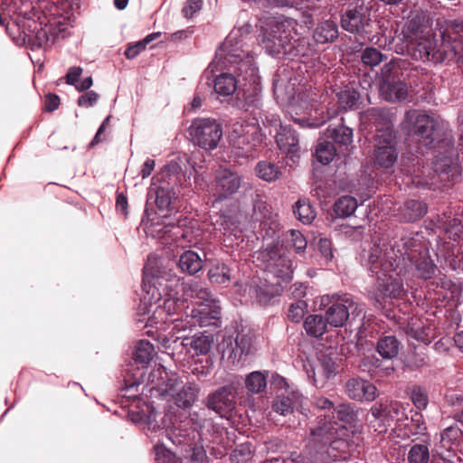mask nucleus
Here are the masks:
<instances>
[{
	"instance_id": "f257e3e1",
	"label": "nucleus",
	"mask_w": 463,
	"mask_h": 463,
	"mask_svg": "<svg viewBox=\"0 0 463 463\" xmlns=\"http://www.w3.org/2000/svg\"><path fill=\"white\" fill-rule=\"evenodd\" d=\"M338 421L324 420L311 431L310 445L316 450V463H331L348 457L349 444L346 440L348 430L344 424L356 420V414L350 405L341 403L334 408Z\"/></svg>"
},
{
	"instance_id": "f03ea898",
	"label": "nucleus",
	"mask_w": 463,
	"mask_h": 463,
	"mask_svg": "<svg viewBox=\"0 0 463 463\" xmlns=\"http://www.w3.org/2000/svg\"><path fill=\"white\" fill-rule=\"evenodd\" d=\"M149 381L154 383L151 390L161 396L172 397L175 404L182 409L191 407L197 400L200 388L194 383H183L176 374L168 376L164 367H158L150 373Z\"/></svg>"
},
{
	"instance_id": "7ed1b4c3",
	"label": "nucleus",
	"mask_w": 463,
	"mask_h": 463,
	"mask_svg": "<svg viewBox=\"0 0 463 463\" xmlns=\"http://www.w3.org/2000/svg\"><path fill=\"white\" fill-rule=\"evenodd\" d=\"M397 252L400 257L395 261L399 267L408 260L415 277L430 279L436 274L437 266L430 260L423 237L419 233L402 237L401 244H397Z\"/></svg>"
},
{
	"instance_id": "20e7f679",
	"label": "nucleus",
	"mask_w": 463,
	"mask_h": 463,
	"mask_svg": "<svg viewBox=\"0 0 463 463\" xmlns=\"http://www.w3.org/2000/svg\"><path fill=\"white\" fill-rule=\"evenodd\" d=\"M263 29L261 45L269 54L290 52L298 39V23L293 18L271 17Z\"/></svg>"
},
{
	"instance_id": "39448f33",
	"label": "nucleus",
	"mask_w": 463,
	"mask_h": 463,
	"mask_svg": "<svg viewBox=\"0 0 463 463\" xmlns=\"http://www.w3.org/2000/svg\"><path fill=\"white\" fill-rule=\"evenodd\" d=\"M365 119L383 128H377L375 136L373 156L374 161L381 167H392L398 159L397 142L392 129L389 127V118L385 111L377 108L368 109L364 115Z\"/></svg>"
},
{
	"instance_id": "423d86ee",
	"label": "nucleus",
	"mask_w": 463,
	"mask_h": 463,
	"mask_svg": "<svg viewBox=\"0 0 463 463\" xmlns=\"http://www.w3.org/2000/svg\"><path fill=\"white\" fill-rule=\"evenodd\" d=\"M143 290L145 294L142 297L140 310L144 313L156 315L158 313V322L167 323L168 319L180 316L185 307L184 300L176 297L175 294L166 293L162 297L159 289L155 285L147 284L144 281Z\"/></svg>"
},
{
	"instance_id": "0eeeda50",
	"label": "nucleus",
	"mask_w": 463,
	"mask_h": 463,
	"mask_svg": "<svg viewBox=\"0 0 463 463\" xmlns=\"http://www.w3.org/2000/svg\"><path fill=\"white\" fill-rule=\"evenodd\" d=\"M333 300L335 302L326 309L325 315L326 323L331 326L341 327L345 326L350 316L354 318L363 315V317H364L363 305L355 302L353 298L347 295H326L322 298V304L326 305Z\"/></svg>"
},
{
	"instance_id": "6e6552de",
	"label": "nucleus",
	"mask_w": 463,
	"mask_h": 463,
	"mask_svg": "<svg viewBox=\"0 0 463 463\" xmlns=\"http://www.w3.org/2000/svg\"><path fill=\"white\" fill-rule=\"evenodd\" d=\"M375 276L377 277L376 288L380 296L372 295L371 298L374 299L375 305L378 307H383L380 298L383 299H397L405 294L402 281L405 270L403 268L399 267V264L394 266L392 262H390L388 265L385 263L383 273Z\"/></svg>"
},
{
	"instance_id": "1a4fd4ad",
	"label": "nucleus",
	"mask_w": 463,
	"mask_h": 463,
	"mask_svg": "<svg viewBox=\"0 0 463 463\" xmlns=\"http://www.w3.org/2000/svg\"><path fill=\"white\" fill-rule=\"evenodd\" d=\"M234 37L230 35L226 38L221 47L224 53V60L227 63L234 66L238 75L250 84H256L259 80L258 68L255 65L254 59L240 47H233Z\"/></svg>"
},
{
	"instance_id": "9d476101",
	"label": "nucleus",
	"mask_w": 463,
	"mask_h": 463,
	"mask_svg": "<svg viewBox=\"0 0 463 463\" xmlns=\"http://www.w3.org/2000/svg\"><path fill=\"white\" fill-rule=\"evenodd\" d=\"M189 134L193 143L202 149L211 151L218 147L222 137V127L211 118H198L193 120Z\"/></svg>"
},
{
	"instance_id": "9b49d317",
	"label": "nucleus",
	"mask_w": 463,
	"mask_h": 463,
	"mask_svg": "<svg viewBox=\"0 0 463 463\" xmlns=\"http://www.w3.org/2000/svg\"><path fill=\"white\" fill-rule=\"evenodd\" d=\"M24 41L33 47L41 48L53 42L58 34L65 31L64 24L55 18L48 22L26 19L24 23Z\"/></svg>"
},
{
	"instance_id": "f8f14e48",
	"label": "nucleus",
	"mask_w": 463,
	"mask_h": 463,
	"mask_svg": "<svg viewBox=\"0 0 463 463\" xmlns=\"http://www.w3.org/2000/svg\"><path fill=\"white\" fill-rule=\"evenodd\" d=\"M405 123L412 126L414 133L423 138H431L434 134L448 129V123L438 115L411 109L405 113Z\"/></svg>"
},
{
	"instance_id": "ddd939ff",
	"label": "nucleus",
	"mask_w": 463,
	"mask_h": 463,
	"mask_svg": "<svg viewBox=\"0 0 463 463\" xmlns=\"http://www.w3.org/2000/svg\"><path fill=\"white\" fill-rule=\"evenodd\" d=\"M400 253L397 252V245L388 247L385 243L374 242L363 255L365 266L373 275L382 274L385 263L392 262L396 266Z\"/></svg>"
},
{
	"instance_id": "4468645a",
	"label": "nucleus",
	"mask_w": 463,
	"mask_h": 463,
	"mask_svg": "<svg viewBox=\"0 0 463 463\" xmlns=\"http://www.w3.org/2000/svg\"><path fill=\"white\" fill-rule=\"evenodd\" d=\"M230 138L233 146L249 152L262 142L263 135L259 125L254 122H236L232 126Z\"/></svg>"
},
{
	"instance_id": "2eb2a0df",
	"label": "nucleus",
	"mask_w": 463,
	"mask_h": 463,
	"mask_svg": "<svg viewBox=\"0 0 463 463\" xmlns=\"http://www.w3.org/2000/svg\"><path fill=\"white\" fill-rule=\"evenodd\" d=\"M371 414L382 429L379 432L386 431L388 426L394 421H402L406 419L405 407L396 401H385L375 403L371 408Z\"/></svg>"
},
{
	"instance_id": "dca6fc26",
	"label": "nucleus",
	"mask_w": 463,
	"mask_h": 463,
	"mask_svg": "<svg viewBox=\"0 0 463 463\" xmlns=\"http://www.w3.org/2000/svg\"><path fill=\"white\" fill-rule=\"evenodd\" d=\"M254 351L252 336L247 333H238L236 337L228 336L223 340L222 355L232 364L243 361Z\"/></svg>"
},
{
	"instance_id": "f3484780",
	"label": "nucleus",
	"mask_w": 463,
	"mask_h": 463,
	"mask_svg": "<svg viewBox=\"0 0 463 463\" xmlns=\"http://www.w3.org/2000/svg\"><path fill=\"white\" fill-rule=\"evenodd\" d=\"M335 353L333 350L321 352L318 354L316 366L307 370V375L313 380L314 384L323 388L328 379L334 377L337 373L335 363Z\"/></svg>"
},
{
	"instance_id": "a211bd4d",
	"label": "nucleus",
	"mask_w": 463,
	"mask_h": 463,
	"mask_svg": "<svg viewBox=\"0 0 463 463\" xmlns=\"http://www.w3.org/2000/svg\"><path fill=\"white\" fill-rule=\"evenodd\" d=\"M241 181L242 178L238 173L227 168L219 169L213 184V195L216 200L229 198L237 193L241 185Z\"/></svg>"
},
{
	"instance_id": "6ab92c4d",
	"label": "nucleus",
	"mask_w": 463,
	"mask_h": 463,
	"mask_svg": "<svg viewBox=\"0 0 463 463\" xmlns=\"http://www.w3.org/2000/svg\"><path fill=\"white\" fill-rule=\"evenodd\" d=\"M235 396L233 387L225 385L213 393L206 399V406L218 413L221 417L227 418L235 408Z\"/></svg>"
},
{
	"instance_id": "aec40b11",
	"label": "nucleus",
	"mask_w": 463,
	"mask_h": 463,
	"mask_svg": "<svg viewBox=\"0 0 463 463\" xmlns=\"http://www.w3.org/2000/svg\"><path fill=\"white\" fill-rule=\"evenodd\" d=\"M341 24L344 30L356 33L365 38L371 35V19L369 15L363 14L357 9L347 10L341 18Z\"/></svg>"
},
{
	"instance_id": "412c9836",
	"label": "nucleus",
	"mask_w": 463,
	"mask_h": 463,
	"mask_svg": "<svg viewBox=\"0 0 463 463\" xmlns=\"http://www.w3.org/2000/svg\"><path fill=\"white\" fill-rule=\"evenodd\" d=\"M220 313L221 307L216 301L196 302L189 313V317H191L192 323L195 326H207L216 325Z\"/></svg>"
},
{
	"instance_id": "4be33fe9",
	"label": "nucleus",
	"mask_w": 463,
	"mask_h": 463,
	"mask_svg": "<svg viewBox=\"0 0 463 463\" xmlns=\"http://www.w3.org/2000/svg\"><path fill=\"white\" fill-rule=\"evenodd\" d=\"M274 127H279L277 130L276 142L281 151L286 153L295 162V158L298 157V137L296 135L295 130L289 127H284L280 125L279 118H273L271 120Z\"/></svg>"
},
{
	"instance_id": "5701e85b",
	"label": "nucleus",
	"mask_w": 463,
	"mask_h": 463,
	"mask_svg": "<svg viewBox=\"0 0 463 463\" xmlns=\"http://www.w3.org/2000/svg\"><path fill=\"white\" fill-rule=\"evenodd\" d=\"M178 339H182L181 345L186 348L187 352L193 353L194 355L207 354L213 344V335L204 331L196 334L192 337H187L184 335H178Z\"/></svg>"
},
{
	"instance_id": "b1692460",
	"label": "nucleus",
	"mask_w": 463,
	"mask_h": 463,
	"mask_svg": "<svg viewBox=\"0 0 463 463\" xmlns=\"http://www.w3.org/2000/svg\"><path fill=\"white\" fill-rule=\"evenodd\" d=\"M347 395L357 401H373L376 397V387L365 380L350 379L346 385Z\"/></svg>"
},
{
	"instance_id": "393cba45",
	"label": "nucleus",
	"mask_w": 463,
	"mask_h": 463,
	"mask_svg": "<svg viewBox=\"0 0 463 463\" xmlns=\"http://www.w3.org/2000/svg\"><path fill=\"white\" fill-rule=\"evenodd\" d=\"M281 287L277 284H268L266 281H260L250 287V294L254 296L260 304L269 303L274 297L280 295Z\"/></svg>"
},
{
	"instance_id": "a878e982",
	"label": "nucleus",
	"mask_w": 463,
	"mask_h": 463,
	"mask_svg": "<svg viewBox=\"0 0 463 463\" xmlns=\"http://www.w3.org/2000/svg\"><path fill=\"white\" fill-rule=\"evenodd\" d=\"M338 37V27L332 20H325L319 23L313 32V39L316 43L325 44L335 42Z\"/></svg>"
},
{
	"instance_id": "bb28decb",
	"label": "nucleus",
	"mask_w": 463,
	"mask_h": 463,
	"mask_svg": "<svg viewBox=\"0 0 463 463\" xmlns=\"http://www.w3.org/2000/svg\"><path fill=\"white\" fill-rule=\"evenodd\" d=\"M384 99L391 102H401L407 99L408 87L402 80H392L381 85Z\"/></svg>"
},
{
	"instance_id": "cd10ccee",
	"label": "nucleus",
	"mask_w": 463,
	"mask_h": 463,
	"mask_svg": "<svg viewBox=\"0 0 463 463\" xmlns=\"http://www.w3.org/2000/svg\"><path fill=\"white\" fill-rule=\"evenodd\" d=\"M412 56L416 60L439 61L441 55L435 51V43L431 38L421 39L414 47Z\"/></svg>"
},
{
	"instance_id": "c85d7f7f",
	"label": "nucleus",
	"mask_w": 463,
	"mask_h": 463,
	"mask_svg": "<svg viewBox=\"0 0 463 463\" xmlns=\"http://www.w3.org/2000/svg\"><path fill=\"white\" fill-rule=\"evenodd\" d=\"M269 271L282 281L288 282L292 279L293 268L291 260L279 256L277 260H271L268 265Z\"/></svg>"
},
{
	"instance_id": "c756f323",
	"label": "nucleus",
	"mask_w": 463,
	"mask_h": 463,
	"mask_svg": "<svg viewBox=\"0 0 463 463\" xmlns=\"http://www.w3.org/2000/svg\"><path fill=\"white\" fill-rule=\"evenodd\" d=\"M326 135L335 142L341 151H349V146L353 142V129L344 125L334 128H327Z\"/></svg>"
},
{
	"instance_id": "7c9ffc66",
	"label": "nucleus",
	"mask_w": 463,
	"mask_h": 463,
	"mask_svg": "<svg viewBox=\"0 0 463 463\" xmlns=\"http://www.w3.org/2000/svg\"><path fill=\"white\" fill-rule=\"evenodd\" d=\"M301 395L298 392H292L289 395H279L272 404L274 411L280 415L291 413L300 403Z\"/></svg>"
},
{
	"instance_id": "2f4dec72",
	"label": "nucleus",
	"mask_w": 463,
	"mask_h": 463,
	"mask_svg": "<svg viewBox=\"0 0 463 463\" xmlns=\"http://www.w3.org/2000/svg\"><path fill=\"white\" fill-rule=\"evenodd\" d=\"M178 266L183 272L193 275L202 269L203 260L196 252L186 250L180 256Z\"/></svg>"
},
{
	"instance_id": "473e14b6",
	"label": "nucleus",
	"mask_w": 463,
	"mask_h": 463,
	"mask_svg": "<svg viewBox=\"0 0 463 463\" xmlns=\"http://www.w3.org/2000/svg\"><path fill=\"white\" fill-rule=\"evenodd\" d=\"M238 81L231 73H222L214 80V90L220 96H231L237 90Z\"/></svg>"
},
{
	"instance_id": "72a5a7b5",
	"label": "nucleus",
	"mask_w": 463,
	"mask_h": 463,
	"mask_svg": "<svg viewBox=\"0 0 463 463\" xmlns=\"http://www.w3.org/2000/svg\"><path fill=\"white\" fill-rule=\"evenodd\" d=\"M438 227L443 229L450 239L456 241L463 232V224L458 218H452L445 213L438 218Z\"/></svg>"
},
{
	"instance_id": "f704fd0d",
	"label": "nucleus",
	"mask_w": 463,
	"mask_h": 463,
	"mask_svg": "<svg viewBox=\"0 0 463 463\" xmlns=\"http://www.w3.org/2000/svg\"><path fill=\"white\" fill-rule=\"evenodd\" d=\"M181 286L184 294L187 297L197 299V302L208 303L210 301H215L211 292L198 282L183 283Z\"/></svg>"
},
{
	"instance_id": "c9c22d12",
	"label": "nucleus",
	"mask_w": 463,
	"mask_h": 463,
	"mask_svg": "<svg viewBox=\"0 0 463 463\" xmlns=\"http://www.w3.org/2000/svg\"><path fill=\"white\" fill-rule=\"evenodd\" d=\"M400 343L395 336L388 335L377 343V351L384 359H392L399 354Z\"/></svg>"
},
{
	"instance_id": "e433bc0d",
	"label": "nucleus",
	"mask_w": 463,
	"mask_h": 463,
	"mask_svg": "<svg viewBox=\"0 0 463 463\" xmlns=\"http://www.w3.org/2000/svg\"><path fill=\"white\" fill-rule=\"evenodd\" d=\"M402 213L406 222H415L426 214L427 205L419 201L410 200L404 203Z\"/></svg>"
},
{
	"instance_id": "4c0bfd02",
	"label": "nucleus",
	"mask_w": 463,
	"mask_h": 463,
	"mask_svg": "<svg viewBox=\"0 0 463 463\" xmlns=\"http://www.w3.org/2000/svg\"><path fill=\"white\" fill-rule=\"evenodd\" d=\"M456 154L450 147L446 155H439L433 162V168L436 173H449L452 170L457 171Z\"/></svg>"
},
{
	"instance_id": "58836bf2",
	"label": "nucleus",
	"mask_w": 463,
	"mask_h": 463,
	"mask_svg": "<svg viewBox=\"0 0 463 463\" xmlns=\"http://www.w3.org/2000/svg\"><path fill=\"white\" fill-rule=\"evenodd\" d=\"M327 325L322 316L310 315L306 318L304 327L307 335L318 337L326 333Z\"/></svg>"
},
{
	"instance_id": "ea45409f",
	"label": "nucleus",
	"mask_w": 463,
	"mask_h": 463,
	"mask_svg": "<svg viewBox=\"0 0 463 463\" xmlns=\"http://www.w3.org/2000/svg\"><path fill=\"white\" fill-rule=\"evenodd\" d=\"M336 156L333 143L327 140L319 141L316 147L315 156L323 165L330 164Z\"/></svg>"
},
{
	"instance_id": "a19ab883",
	"label": "nucleus",
	"mask_w": 463,
	"mask_h": 463,
	"mask_svg": "<svg viewBox=\"0 0 463 463\" xmlns=\"http://www.w3.org/2000/svg\"><path fill=\"white\" fill-rule=\"evenodd\" d=\"M245 386L252 394L261 393L266 389L267 377L260 371L251 372L245 379Z\"/></svg>"
},
{
	"instance_id": "79ce46f5",
	"label": "nucleus",
	"mask_w": 463,
	"mask_h": 463,
	"mask_svg": "<svg viewBox=\"0 0 463 463\" xmlns=\"http://www.w3.org/2000/svg\"><path fill=\"white\" fill-rule=\"evenodd\" d=\"M294 214L304 224H309L316 217V211L306 200H298L294 206Z\"/></svg>"
},
{
	"instance_id": "37998d69",
	"label": "nucleus",
	"mask_w": 463,
	"mask_h": 463,
	"mask_svg": "<svg viewBox=\"0 0 463 463\" xmlns=\"http://www.w3.org/2000/svg\"><path fill=\"white\" fill-rule=\"evenodd\" d=\"M339 109H347L355 106L359 99V93L350 87H345L336 94Z\"/></svg>"
},
{
	"instance_id": "c03bdc74",
	"label": "nucleus",
	"mask_w": 463,
	"mask_h": 463,
	"mask_svg": "<svg viewBox=\"0 0 463 463\" xmlns=\"http://www.w3.org/2000/svg\"><path fill=\"white\" fill-rule=\"evenodd\" d=\"M357 206L358 203L355 198L352 196H343L335 203L334 210L338 216L347 217L354 213Z\"/></svg>"
},
{
	"instance_id": "a18cd8bd",
	"label": "nucleus",
	"mask_w": 463,
	"mask_h": 463,
	"mask_svg": "<svg viewBox=\"0 0 463 463\" xmlns=\"http://www.w3.org/2000/svg\"><path fill=\"white\" fill-rule=\"evenodd\" d=\"M256 171L258 176L267 182H273L280 175L279 166L267 161L260 162L256 166Z\"/></svg>"
},
{
	"instance_id": "49530a36",
	"label": "nucleus",
	"mask_w": 463,
	"mask_h": 463,
	"mask_svg": "<svg viewBox=\"0 0 463 463\" xmlns=\"http://www.w3.org/2000/svg\"><path fill=\"white\" fill-rule=\"evenodd\" d=\"M409 463H428L430 460V449L428 444H414L407 454Z\"/></svg>"
},
{
	"instance_id": "de8ad7c7",
	"label": "nucleus",
	"mask_w": 463,
	"mask_h": 463,
	"mask_svg": "<svg viewBox=\"0 0 463 463\" xmlns=\"http://www.w3.org/2000/svg\"><path fill=\"white\" fill-rule=\"evenodd\" d=\"M154 345L146 341L140 340L134 353V359L136 362L147 364L153 358Z\"/></svg>"
},
{
	"instance_id": "09e8293b",
	"label": "nucleus",
	"mask_w": 463,
	"mask_h": 463,
	"mask_svg": "<svg viewBox=\"0 0 463 463\" xmlns=\"http://www.w3.org/2000/svg\"><path fill=\"white\" fill-rule=\"evenodd\" d=\"M164 439H158V442L155 445V460L156 463H181L180 459L169 449H167L164 444Z\"/></svg>"
},
{
	"instance_id": "8fccbe9b",
	"label": "nucleus",
	"mask_w": 463,
	"mask_h": 463,
	"mask_svg": "<svg viewBox=\"0 0 463 463\" xmlns=\"http://www.w3.org/2000/svg\"><path fill=\"white\" fill-rule=\"evenodd\" d=\"M211 282L223 284L231 279V271L228 266L223 263H217L208 272Z\"/></svg>"
},
{
	"instance_id": "3c124183",
	"label": "nucleus",
	"mask_w": 463,
	"mask_h": 463,
	"mask_svg": "<svg viewBox=\"0 0 463 463\" xmlns=\"http://www.w3.org/2000/svg\"><path fill=\"white\" fill-rule=\"evenodd\" d=\"M233 463H247L252 458V450L250 444L243 443L237 446L231 454Z\"/></svg>"
},
{
	"instance_id": "603ef678",
	"label": "nucleus",
	"mask_w": 463,
	"mask_h": 463,
	"mask_svg": "<svg viewBox=\"0 0 463 463\" xmlns=\"http://www.w3.org/2000/svg\"><path fill=\"white\" fill-rule=\"evenodd\" d=\"M269 6L271 7H297V8H315V5L312 0H267Z\"/></svg>"
},
{
	"instance_id": "864d4df0",
	"label": "nucleus",
	"mask_w": 463,
	"mask_h": 463,
	"mask_svg": "<svg viewBox=\"0 0 463 463\" xmlns=\"http://www.w3.org/2000/svg\"><path fill=\"white\" fill-rule=\"evenodd\" d=\"M410 397L418 410H424L429 403L427 392L420 386H413L410 392Z\"/></svg>"
},
{
	"instance_id": "5fc2aeb1",
	"label": "nucleus",
	"mask_w": 463,
	"mask_h": 463,
	"mask_svg": "<svg viewBox=\"0 0 463 463\" xmlns=\"http://www.w3.org/2000/svg\"><path fill=\"white\" fill-rule=\"evenodd\" d=\"M383 57L380 51L373 47L365 48L361 55L363 63L370 67L380 64L383 61Z\"/></svg>"
},
{
	"instance_id": "6e6d98bb",
	"label": "nucleus",
	"mask_w": 463,
	"mask_h": 463,
	"mask_svg": "<svg viewBox=\"0 0 463 463\" xmlns=\"http://www.w3.org/2000/svg\"><path fill=\"white\" fill-rule=\"evenodd\" d=\"M175 200V193L170 188L159 187L156 192L158 208L165 210L171 207Z\"/></svg>"
},
{
	"instance_id": "4d7b16f0",
	"label": "nucleus",
	"mask_w": 463,
	"mask_h": 463,
	"mask_svg": "<svg viewBox=\"0 0 463 463\" xmlns=\"http://www.w3.org/2000/svg\"><path fill=\"white\" fill-rule=\"evenodd\" d=\"M172 325V331L174 334H180L185 332L187 329L192 326H195L189 317V314L186 315L185 319L183 318L182 314L180 316L174 317L168 319V322Z\"/></svg>"
},
{
	"instance_id": "13d9d810",
	"label": "nucleus",
	"mask_w": 463,
	"mask_h": 463,
	"mask_svg": "<svg viewBox=\"0 0 463 463\" xmlns=\"http://www.w3.org/2000/svg\"><path fill=\"white\" fill-rule=\"evenodd\" d=\"M288 243L290 247L294 248L297 252L303 251L307 245V241L304 235L296 230H291L289 232V238L288 240Z\"/></svg>"
},
{
	"instance_id": "bf43d9fd",
	"label": "nucleus",
	"mask_w": 463,
	"mask_h": 463,
	"mask_svg": "<svg viewBox=\"0 0 463 463\" xmlns=\"http://www.w3.org/2000/svg\"><path fill=\"white\" fill-rule=\"evenodd\" d=\"M307 303L303 300L297 301L290 305L288 308V317L292 322H299L305 316Z\"/></svg>"
},
{
	"instance_id": "052dcab7",
	"label": "nucleus",
	"mask_w": 463,
	"mask_h": 463,
	"mask_svg": "<svg viewBox=\"0 0 463 463\" xmlns=\"http://www.w3.org/2000/svg\"><path fill=\"white\" fill-rule=\"evenodd\" d=\"M99 98V96L97 92L90 90L80 96L77 103L80 107L90 108L97 103Z\"/></svg>"
},
{
	"instance_id": "680f3d73",
	"label": "nucleus",
	"mask_w": 463,
	"mask_h": 463,
	"mask_svg": "<svg viewBox=\"0 0 463 463\" xmlns=\"http://www.w3.org/2000/svg\"><path fill=\"white\" fill-rule=\"evenodd\" d=\"M203 0H187L184 8L183 14L186 18H192L194 14L201 10Z\"/></svg>"
},
{
	"instance_id": "e2e57ef3",
	"label": "nucleus",
	"mask_w": 463,
	"mask_h": 463,
	"mask_svg": "<svg viewBox=\"0 0 463 463\" xmlns=\"http://www.w3.org/2000/svg\"><path fill=\"white\" fill-rule=\"evenodd\" d=\"M411 432L413 435H419L423 434L426 430V426L424 421L422 420V415L419 413H415L414 416H412L411 420Z\"/></svg>"
},
{
	"instance_id": "0e129e2a",
	"label": "nucleus",
	"mask_w": 463,
	"mask_h": 463,
	"mask_svg": "<svg viewBox=\"0 0 463 463\" xmlns=\"http://www.w3.org/2000/svg\"><path fill=\"white\" fill-rule=\"evenodd\" d=\"M398 70V63L395 61H390L389 63H386L382 68V77H383V83H386L387 81H392L394 79L392 78V74L396 73Z\"/></svg>"
},
{
	"instance_id": "69168bd1",
	"label": "nucleus",
	"mask_w": 463,
	"mask_h": 463,
	"mask_svg": "<svg viewBox=\"0 0 463 463\" xmlns=\"http://www.w3.org/2000/svg\"><path fill=\"white\" fill-rule=\"evenodd\" d=\"M313 404L316 408L324 410V411H330L334 410L335 403L330 399L324 397V396H315L313 400Z\"/></svg>"
},
{
	"instance_id": "338daca9",
	"label": "nucleus",
	"mask_w": 463,
	"mask_h": 463,
	"mask_svg": "<svg viewBox=\"0 0 463 463\" xmlns=\"http://www.w3.org/2000/svg\"><path fill=\"white\" fill-rule=\"evenodd\" d=\"M317 246L326 260H328L333 258L331 241L327 238H319Z\"/></svg>"
},
{
	"instance_id": "774afa93",
	"label": "nucleus",
	"mask_w": 463,
	"mask_h": 463,
	"mask_svg": "<svg viewBox=\"0 0 463 463\" xmlns=\"http://www.w3.org/2000/svg\"><path fill=\"white\" fill-rule=\"evenodd\" d=\"M82 74V68L79 66L71 67L66 75V83L75 85L79 82V78Z\"/></svg>"
}]
</instances>
